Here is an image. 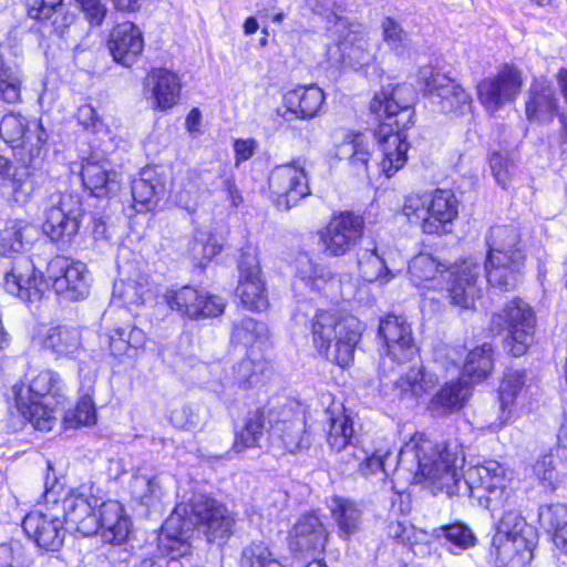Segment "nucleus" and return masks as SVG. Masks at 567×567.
<instances>
[{"instance_id": "f257e3e1", "label": "nucleus", "mask_w": 567, "mask_h": 567, "mask_svg": "<svg viewBox=\"0 0 567 567\" xmlns=\"http://www.w3.org/2000/svg\"><path fill=\"white\" fill-rule=\"evenodd\" d=\"M415 92L411 85H388L377 92L370 109L382 116L383 123L375 133L380 146V158L374 162L369 143L360 133H350L338 145L337 154L346 161L349 171L362 178L393 176L406 163L410 147L405 131L414 123L413 103Z\"/></svg>"}, {"instance_id": "f03ea898", "label": "nucleus", "mask_w": 567, "mask_h": 567, "mask_svg": "<svg viewBox=\"0 0 567 567\" xmlns=\"http://www.w3.org/2000/svg\"><path fill=\"white\" fill-rule=\"evenodd\" d=\"M411 463L416 464L413 482L433 486L432 493L454 496L460 493V474L465 464L462 449L457 444H446L441 451L427 439H413L400 452V470Z\"/></svg>"}, {"instance_id": "7ed1b4c3", "label": "nucleus", "mask_w": 567, "mask_h": 567, "mask_svg": "<svg viewBox=\"0 0 567 567\" xmlns=\"http://www.w3.org/2000/svg\"><path fill=\"white\" fill-rule=\"evenodd\" d=\"M315 348L331 362L349 365L361 338L358 318L339 311L319 310L311 320Z\"/></svg>"}, {"instance_id": "20e7f679", "label": "nucleus", "mask_w": 567, "mask_h": 567, "mask_svg": "<svg viewBox=\"0 0 567 567\" xmlns=\"http://www.w3.org/2000/svg\"><path fill=\"white\" fill-rule=\"evenodd\" d=\"M486 278L501 290L514 289L523 274L526 254L518 229L509 225L493 226L487 236Z\"/></svg>"}, {"instance_id": "39448f33", "label": "nucleus", "mask_w": 567, "mask_h": 567, "mask_svg": "<svg viewBox=\"0 0 567 567\" xmlns=\"http://www.w3.org/2000/svg\"><path fill=\"white\" fill-rule=\"evenodd\" d=\"M458 203L450 189L414 193L405 197L402 213L425 234H441L458 215Z\"/></svg>"}, {"instance_id": "423d86ee", "label": "nucleus", "mask_w": 567, "mask_h": 567, "mask_svg": "<svg viewBox=\"0 0 567 567\" xmlns=\"http://www.w3.org/2000/svg\"><path fill=\"white\" fill-rule=\"evenodd\" d=\"M83 216L80 195L58 192L49 196L44 208V233L54 241L68 243L79 231Z\"/></svg>"}, {"instance_id": "0eeeda50", "label": "nucleus", "mask_w": 567, "mask_h": 567, "mask_svg": "<svg viewBox=\"0 0 567 567\" xmlns=\"http://www.w3.org/2000/svg\"><path fill=\"white\" fill-rule=\"evenodd\" d=\"M183 514L192 526H197L208 543H225L233 533L235 519L231 513L216 498H187Z\"/></svg>"}, {"instance_id": "6e6552de", "label": "nucleus", "mask_w": 567, "mask_h": 567, "mask_svg": "<svg viewBox=\"0 0 567 567\" xmlns=\"http://www.w3.org/2000/svg\"><path fill=\"white\" fill-rule=\"evenodd\" d=\"M183 514L192 526H197L208 543H225L233 533L235 519L231 513L216 498H187Z\"/></svg>"}, {"instance_id": "1a4fd4ad", "label": "nucleus", "mask_w": 567, "mask_h": 567, "mask_svg": "<svg viewBox=\"0 0 567 567\" xmlns=\"http://www.w3.org/2000/svg\"><path fill=\"white\" fill-rule=\"evenodd\" d=\"M495 326L507 331L505 339L508 351L514 357L523 355L533 341L535 317L530 307L523 300H512L493 318Z\"/></svg>"}, {"instance_id": "9d476101", "label": "nucleus", "mask_w": 567, "mask_h": 567, "mask_svg": "<svg viewBox=\"0 0 567 567\" xmlns=\"http://www.w3.org/2000/svg\"><path fill=\"white\" fill-rule=\"evenodd\" d=\"M363 219L350 212L333 215L328 224L318 231V244L327 257L347 255L363 235Z\"/></svg>"}, {"instance_id": "9b49d317", "label": "nucleus", "mask_w": 567, "mask_h": 567, "mask_svg": "<svg viewBox=\"0 0 567 567\" xmlns=\"http://www.w3.org/2000/svg\"><path fill=\"white\" fill-rule=\"evenodd\" d=\"M183 514H187V506L177 504L158 535L157 549L169 557L166 560L169 567H183L179 558L185 559L193 553L194 528Z\"/></svg>"}, {"instance_id": "f8f14e48", "label": "nucleus", "mask_w": 567, "mask_h": 567, "mask_svg": "<svg viewBox=\"0 0 567 567\" xmlns=\"http://www.w3.org/2000/svg\"><path fill=\"white\" fill-rule=\"evenodd\" d=\"M163 298L172 311L190 320L217 317L225 309L219 297L192 286L167 289Z\"/></svg>"}, {"instance_id": "ddd939ff", "label": "nucleus", "mask_w": 567, "mask_h": 567, "mask_svg": "<svg viewBox=\"0 0 567 567\" xmlns=\"http://www.w3.org/2000/svg\"><path fill=\"white\" fill-rule=\"evenodd\" d=\"M269 441L274 447L296 453L309 445L305 423L288 405L271 406L267 412Z\"/></svg>"}, {"instance_id": "4468645a", "label": "nucleus", "mask_w": 567, "mask_h": 567, "mask_svg": "<svg viewBox=\"0 0 567 567\" xmlns=\"http://www.w3.org/2000/svg\"><path fill=\"white\" fill-rule=\"evenodd\" d=\"M522 86V72L516 66L505 64L495 75L478 83L477 96L486 111L494 114L506 103L515 101Z\"/></svg>"}, {"instance_id": "2eb2a0df", "label": "nucleus", "mask_w": 567, "mask_h": 567, "mask_svg": "<svg viewBox=\"0 0 567 567\" xmlns=\"http://www.w3.org/2000/svg\"><path fill=\"white\" fill-rule=\"evenodd\" d=\"M269 187L281 209H290L310 194L305 167L296 162L277 166L270 174Z\"/></svg>"}, {"instance_id": "dca6fc26", "label": "nucleus", "mask_w": 567, "mask_h": 567, "mask_svg": "<svg viewBox=\"0 0 567 567\" xmlns=\"http://www.w3.org/2000/svg\"><path fill=\"white\" fill-rule=\"evenodd\" d=\"M0 135L12 148H27L30 156L38 155L48 134L38 120H28L20 113H8L0 122Z\"/></svg>"}, {"instance_id": "f3484780", "label": "nucleus", "mask_w": 567, "mask_h": 567, "mask_svg": "<svg viewBox=\"0 0 567 567\" xmlns=\"http://www.w3.org/2000/svg\"><path fill=\"white\" fill-rule=\"evenodd\" d=\"M378 336L386 355L399 364L410 362L417 354L412 328L403 317L386 316L380 320Z\"/></svg>"}, {"instance_id": "a211bd4d", "label": "nucleus", "mask_w": 567, "mask_h": 567, "mask_svg": "<svg viewBox=\"0 0 567 567\" xmlns=\"http://www.w3.org/2000/svg\"><path fill=\"white\" fill-rule=\"evenodd\" d=\"M47 280L51 282L58 295L69 300H79L89 292L85 265L63 257L50 260L47 267Z\"/></svg>"}, {"instance_id": "6ab92c4d", "label": "nucleus", "mask_w": 567, "mask_h": 567, "mask_svg": "<svg viewBox=\"0 0 567 567\" xmlns=\"http://www.w3.org/2000/svg\"><path fill=\"white\" fill-rule=\"evenodd\" d=\"M424 90L430 102L442 113L464 115L472 109L471 95L455 81L439 72L431 71Z\"/></svg>"}, {"instance_id": "aec40b11", "label": "nucleus", "mask_w": 567, "mask_h": 567, "mask_svg": "<svg viewBox=\"0 0 567 567\" xmlns=\"http://www.w3.org/2000/svg\"><path fill=\"white\" fill-rule=\"evenodd\" d=\"M239 281L236 295L248 310L261 311L268 307L266 284L259 260L254 252H243L238 265Z\"/></svg>"}, {"instance_id": "412c9836", "label": "nucleus", "mask_w": 567, "mask_h": 567, "mask_svg": "<svg viewBox=\"0 0 567 567\" xmlns=\"http://www.w3.org/2000/svg\"><path fill=\"white\" fill-rule=\"evenodd\" d=\"M480 266L476 262L465 260L461 265H453L446 269L445 290L450 302L462 309L474 307L480 297L481 289L477 286Z\"/></svg>"}, {"instance_id": "4be33fe9", "label": "nucleus", "mask_w": 567, "mask_h": 567, "mask_svg": "<svg viewBox=\"0 0 567 567\" xmlns=\"http://www.w3.org/2000/svg\"><path fill=\"white\" fill-rule=\"evenodd\" d=\"M518 538H492L489 556L496 567H532L538 536L535 529Z\"/></svg>"}, {"instance_id": "5701e85b", "label": "nucleus", "mask_w": 567, "mask_h": 567, "mask_svg": "<svg viewBox=\"0 0 567 567\" xmlns=\"http://www.w3.org/2000/svg\"><path fill=\"white\" fill-rule=\"evenodd\" d=\"M107 49L116 63L130 68L143 53V32L133 22L118 23L110 32Z\"/></svg>"}, {"instance_id": "b1692460", "label": "nucleus", "mask_w": 567, "mask_h": 567, "mask_svg": "<svg viewBox=\"0 0 567 567\" xmlns=\"http://www.w3.org/2000/svg\"><path fill=\"white\" fill-rule=\"evenodd\" d=\"M63 520L52 513L35 511L28 514L22 523L23 530L45 550H58L64 540Z\"/></svg>"}, {"instance_id": "393cba45", "label": "nucleus", "mask_w": 567, "mask_h": 567, "mask_svg": "<svg viewBox=\"0 0 567 567\" xmlns=\"http://www.w3.org/2000/svg\"><path fill=\"white\" fill-rule=\"evenodd\" d=\"M34 190L30 165L11 162L0 155V192L18 204H25Z\"/></svg>"}, {"instance_id": "a878e982", "label": "nucleus", "mask_w": 567, "mask_h": 567, "mask_svg": "<svg viewBox=\"0 0 567 567\" xmlns=\"http://www.w3.org/2000/svg\"><path fill=\"white\" fill-rule=\"evenodd\" d=\"M42 285V277L37 275L32 261L27 257L18 258L4 272L6 291L25 301L40 298Z\"/></svg>"}, {"instance_id": "bb28decb", "label": "nucleus", "mask_w": 567, "mask_h": 567, "mask_svg": "<svg viewBox=\"0 0 567 567\" xmlns=\"http://www.w3.org/2000/svg\"><path fill=\"white\" fill-rule=\"evenodd\" d=\"M101 498H63L53 499V508L64 511L65 524L73 526L83 536L94 535L99 530V501Z\"/></svg>"}, {"instance_id": "cd10ccee", "label": "nucleus", "mask_w": 567, "mask_h": 567, "mask_svg": "<svg viewBox=\"0 0 567 567\" xmlns=\"http://www.w3.org/2000/svg\"><path fill=\"white\" fill-rule=\"evenodd\" d=\"M17 409L40 431H50L56 421L58 409L64 402L35 400L24 395V384H14L11 389Z\"/></svg>"}, {"instance_id": "c85d7f7f", "label": "nucleus", "mask_w": 567, "mask_h": 567, "mask_svg": "<svg viewBox=\"0 0 567 567\" xmlns=\"http://www.w3.org/2000/svg\"><path fill=\"white\" fill-rule=\"evenodd\" d=\"M145 87L151 93L152 106L155 110L167 111L179 101L181 79L167 69H153L145 79Z\"/></svg>"}, {"instance_id": "c756f323", "label": "nucleus", "mask_w": 567, "mask_h": 567, "mask_svg": "<svg viewBox=\"0 0 567 567\" xmlns=\"http://www.w3.org/2000/svg\"><path fill=\"white\" fill-rule=\"evenodd\" d=\"M99 529L104 543L123 544L131 532V519L125 514L123 505L116 498H107L100 504Z\"/></svg>"}, {"instance_id": "7c9ffc66", "label": "nucleus", "mask_w": 567, "mask_h": 567, "mask_svg": "<svg viewBox=\"0 0 567 567\" xmlns=\"http://www.w3.org/2000/svg\"><path fill=\"white\" fill-rule=\"evenodd\" d=\"M328 533L316 513L301 516L290 533V547L299 551H319L326 546Z\"/></svg>"}, {"instance_id": "2f4dec72", "label": "nucleus", "mask_w": 567, "mask_h": 567, "mask_svg": "<svg viewBox=\"0 0 567 567\" xmlns=\"http://www.w3.org/2000/svg\"><path fill=\"white\" fill-rule=\"evenodd\" d=\"M559 100L555 89L545 80L535 81L529 89L525 113L528 121L550 123L558 115Z\"/></svg>"}, {"instance_id": "473e14b6", "label": "nucleus", "mask_w": 567, "mask_h": 567, "mask_svg": "<svg viewBox=\"0 0 567 567\" xmlns=\"http://www.w3.org/2000/svg\"><path fill=\"white\" fill-rule=\"evenodd\" d=\"M35 227L24 218H7L0 221V256L21 254L32 244Z\"/></svg>"}, {"instance_id": "72a5a7b5", "label": "nucleus", "mask_w": 567, "mask_h": 567, "mask_svg": "<svg viewBox=\"0 0 567 567\" xmlns=\"http://www.w3.org/2000/svg\"><path fill=\"white\" fill-rule=\"evenodd\" d=\"M326 100L323 91L317 85L300 86L284 95L286 113L307 120L318 115Z\"/></svg>"}, {"instance_id": "f704fd0d", "label": "nucleus", "mask_w": 567, "mask_h": 567, "mask_svg": "<svg viewBox=\"0 0 567 567\" xmlns=\"http://www.w3.org/2000/svg\"><path fill=\"white\" fill-rule=\"evenodd\" d=\"M472 394L471 383L462 377L456 381L445 383L431 399L430 410L439 415H445L461 410Z\"/></svg>"}, {"instance_id": "c9c22d12", "label": "nucleus", "mask_w": 567, "mask_h": 567, "mask_svg": "<svg viewBox=\"0 0 567 567\" xmlns=\"http://www.w3.org/2000/svg\"><path fill=\"white\" fill-rule=\"evenodd\" d=\"M358 268L361 277L369 282L385 285L401 271L400 268L390 265L384 255H380L378 248H363L358 252Z\"/></svg>"}, {"instance_id": "e433bc0d", "label": "nucleus", "mask_w": 567, "mask_h": 567, "mask_svg": "<svg viewBox=\"0 0 567 567\" xmlns=\"http://www.w3.org/2000/svg\"><path fill=\"white\" fill-rule=\"evenodd\" d=\"M83 185L96 197L107 196L117 189V174L106 163L86 161L82 166Z\"/></svg>"}, {"instance_id": "4c0bfd02", "label": "nucleus", "mask_w": 567, "mask_h": 567, "mask_svg": "<svg viewBox=\"0 0 567 567\" xmlns=\"http://www.w3.org/2000/svg\"><path fill=\"white\" fill-rule=\"evenodd\" d=\"M24 395L35 400H49L64 402L63 382L60 375L53 370H40L32 372L29 384L24 385Z\"/></svg>"}, {"instance_id": "58836bf2", "label": "nucleus", "mask_w": 567, "mask_h": 567, "mask_svg": "<svg viewBox=\"0 0 567 567\" xmlns=\"http://www.w3.org/2000/svg\"><path fill=\"white\" fill-rule=\"evenodd\" d=\"M447 268L431 255L420 254L410 261L409 272L415 286L435 289L445 279Z\"/></svg>"}, {"instance_id": "ea45409f", "label": "nucleus", "mask_w": 567, "mask_h": 567, "mask_svg": "<svg viewBox=\"0 0 567 567\" xmlns=\"http://www.w3.org/2000/svg\"><path fill=\"white\" fill-rule=\"evenodd\" d=\"M437 377L422 367H412L395 381L400 395L406 399H421L437 384Z\"/></svg>"}, {"instance_id": "a19ab883", "label": "nucleus", "mask_w": 567, "mask_h": 567, "mask_svg": "<svg viewBox=\"0 0 567 567\" xmlns=\"http://www.w3.org/2000/svg\"><path fill=\"white\" fill-rule=\"evenodd\" d=\"M525 383V375L519 371H511L505 374L499 386L501 415L497 422L491 423L488 426L496 432L502 429L512 416V406L517 395L520 393Z\"/></svg>"}, {"instance_id": "79ce46f5", "label": "nucleus", "mask_w": 567, "mask_h": 567, "mask_svg": "<svg viewBox=\"0 0 567 567\" xmlns=\"http://www.w3.org/2000/svg\"><path fill=\"white\" fill-rule=\"evenodd\" d=\"M43 346L56 357H71L82 348L81 332L68 326L51 328L43 340Z\"/></svg>"}, {"instance_id": "37998d69", "label": "nucleus", "mask_w": 567, "mask_h": 567, "mask_svg": "<svg viewBox=\"0 0 567 567\" xmlns=\"http://www.w3.org/2000/svg\"><path fill=\"white\" fill-rule=\"evenodd\" d=\"M268 409L256 410L250 412L240 431L235 435L231 450L235 453H243L247 449L256 447L264 436L267 422Z\"/></svg>"}, {"instance_id": "c03bdc74", "label": "nucleus", "mask_w": 567, "mask_h": 567, "mask_svg": "<svg viewBox=\"0 0 567 567\" xmlns=\"http://www.w3.org/2000/svg\"><path fill=\"white\" fill-rule=\"evenodd\" d=\"M538 516L543 525L553 529L555 547L567 555V506L560 503L542 506Z\"/></svg>"}, {"instance_id": "a18cd8bd", "label": "nucleus", "mask_w": 567, "mask_h": 567, "mask_svg": "<svg viewBox=\"0 0 567 567\" xmlns=\"http://www.w3.org/2000/svg\"><path fill=\"white\" fill-rule=\"evenodd\" d=\"M467 480L480 481V487L486 493H504L508 483L507 471L496 461H487L485 464L470 468L466 473Z\"/></svg>"}, {"instance_id": "49530a36", "label": "nucleus", "mask_w": 567, "mask_h": 567, "mask_svg": "<svg viewBox=\"0 0 567 567\" xmlns=\"http://www.w3.org/2000/svg\"><path fill=\"white\" fill-rule=\"evenodd\" d=\"M492 370L493 349L491 344L484 343L467 353L463 364V377L480 382L487 378Z\"/></svg>"}, {"instance_id": "de8ad7c7", "label": "nucleus", "mask_w": 567, "mask_h": 567, "mask_svg": "<svg viewBox=\"0 0 567 567\" xmlns=\"http://www.w3.org/2000/svg\"><path fill=\"white\" fill-rule=\"evenodd\" d=\"M382 41L390 52L399 58L410 55L411 41L402 24L392 17H385L380 23Z\"/></svg>"}, {"instance_id": "09e8293b", "label": "nucleus", "mask_w": 567, "mask_h": 567, "mask_svg": "<svg viewBox=\"0 0 567 567\" xmlns=\"http://www.w3.org/2000/svg\"><path fill=\"white\" fill-rule=\"evenodd\" d=\"M297 277L312 290H324L328 285L336 281V276L326 267L313 264L303 256L298 260Z\"/></svg>"}, {"instance_id": "8fccbe9b", "label": "nucleus", "mask_w": 567, "mask_h": 567, "mask_svg": "<svg viewBox=\"0 0 567 567\" xmlns=\"http://www.w3.org/2000/svg\"><path fill=\"white\" fill-rule=\"evenodd\" d=\"M239 567H285L268 545L252 542L241 550Z\"/></svg>"}, {"instance_id": "3c124183", "label": "nucleus", "mask_w": 567, "mask_h": 567, "mask_svg": "<svg viewBox=\"0 0 567 567\" xmlns=\"http://www.w3.org/2000/svg\"><path fill=\"white\" fill-rule=\"evenodd\" d=\"M389 535L399 543L409 546L416 556H423L429 551L425 544L427 534L412 525H406L404 522L391 524Z\"/></svg>"}, {"instance_id": "603ef678", "label": "nucleus", "mask_w": 567, "mask_h": 567, "mask_svg": "<svg viewBox=\"0 0 567 567\" xmlns=\"http://www.w3.org/2000/svg\"><path fill=\"white\" fill-rule=\"evenodd\" d=\"M353 422L349 415L338 414L330 420L327 434V442L334 452H341L347 449L353 439Z\"/></svg>"}, {"instance_id": "864d4df0", "label": "nucleus", "mask_w": 567, "mask_h": 567, "mask_svg": "<svg viewBox=\"0 0 567 567\" xmlns=\"http://www.w3.org/2000/svg\"><path fill=\"white\" fill-rule=\"evenodd\" d=\"M331 512L340 535L347 537L358 529L360 512L350 498H332Z\"/></svg>"}, {"instance_id": "5fc2aeb1", "label": "nucleus", "mask_w": 567, "mask_h": 567, "mask_svg": "<svg viewBox=\"0 0 567 567\" xmlns=\"http://www.w3.org/2000/svg\"><path fill=\"white\" fill-rule=\"evenodd\" d=\"M437 537L443 536L451 545L450 550L453 554H460L475 545V535L473 532L461 523L442 526L434 529Z\"/></svg>"}, {"instance_id": "6e6d98bb", "label": "nucleus", "mask_w": 567, "mask_h": 567, "mask_svg": "<svg viewBox=\"0 0 567 567\" xmlns=\"http://www.w3.org/2000/svg\"><path fill=\"white\" fill-rule=\"evenodd\" d=\"M267 332L265 323L247 317L234 323L231 339L234 342L250 346L266 339Z\"/></svg>"}, {"instance_id": "4d7b16f0", "label": "nucleus", "mask_w": 567, "mask_h": 567, "mask_svg": "<svg viewBox=\"0 0 567 567\" xmlns=\"http://www.w3.org/2000/svg\"><path fill=\"white\" fill-rule=\"evenodd\" d=\"M526 529L534 528L527 525L515 509H505L498 519L493 538H518L527 533Z\"/></svg>"}, {"instance_id": "13d9d810", "label": "nucleus", "mask_w": 567, "mask_h": 567, "mask_svg": "<svg viewBox=\"0 0 567 567\" xmlns=\"http://www.w3.org/2000/svg\"><path fill=\"white\" fill-rule=\"evenodd\" d=\"M34 19L42 23L45 31L63 37L66 30L74 23L76 14L64 4H61L53 8V10L49 12L48 17Z\"/></svg>"}, {"instance_id": "bf43d9fd", "label": "nucleus", "mask_w": 567, "mask_h": 567, "mask_svg": "<svg viewBox=\"0 0 567 567\" xmlns=\"http://www.w3.org/2000/svg\"><path fill=\"white\" fill-rule=\"evenodd\" d=\"M265 367L264 361L245 358L234 367V382L240 388L252 385L259 382V375L264 372Z\"/></svg>"}, {"instance_id": "052dcab7", "label": "nucleus", "mask_w": 567, "mask_h": 567, "mask_svg": "<svg viewBox=\"0 0 567 567\" xmlns=\"http://www.w3.org/2000/svg\"><path fill=\"white\" fill-rule=\"evenodd\" d=\"M159 184L155 178L146 177L143 174L141 177L132 182V196L135 204L147 206L153 203L157 195Z\"/></svg>"}, {"instance_id": "680f3d73", "label": "nucleus", "mask_w": 567, "mask_h": 567, "mask_svg": "<svg viewBox=\"0 0 567 567\" xmlns=\"http://www.w3.org/2000/svg\"><path fill=\"white\" fill-rule=\"evenodd\" d=\"M174 199L179 207L188 212H194L199 199V188L197 184L190 178L186 182H182L174 192Z\"/></svg>"}, {"instance_id": "e2e57ef3", "label": "nucleus", "mask_w": 567, "mask_h": 567, "mask_svg": "<svg viewBox=\"0 0 567 567\" xmlns=\"http://www.w3.org/2000/svg\"><path fill=\"white\" fill-rule=\"evenodd\" d=\"M489 165L496 182L506 187L514 172V164L503 154L494 153L491 156Z\"/></svg>"}, {"instance_id": "0e129e2a", "label": "nucleus", "mask_w": 567, "mask_h": 567, "mask_svg": "<svg viewBox=\"0 0 567 567\" xmlns=\"http://www.w3.org/2000/svg\"><path fill=\"white\" fill-rule=\"evenodd\" d=\"M97 419L95 404L90 395H84L73 411V421L76 425L90 426Z\"/></svg>"}, {"instance_id": "69168bd1", "label": "nucleus", "mask_w": 567, "mask_h": 567, "mask_svg": "<svg viewBox=\"0 0 567 567\" xmlns=\"http://www.w3.org/2000/svg\"><path fill=\"white\" fill-rule=\"evenodd\" d=\"M221 247L217 244L216 238L206 235L202 238L193 240V255L195 258L210 259L220 252Z\"/></svg>"}, {"instance_id": "338daca9", "label": "nucleus", "mask_w": 567, "mask_h": 567, "mask_svg": "<svg viewBox=\"0 0 567 567\" xmlns=\"http://www.w3.org/2000/svg\"><path fill=\"white\" fill-rule=\"evenodd\" d=\"M534 471L544 485L549 487L555 486L557 474L554 466L553 455H544L539 458L535 464Z\"/></svg>"}, {"instance_id": "774afa93", "label": "nucleus", "mask_w": 567, "mask_h": 567, "mask_svg": "<svg viewBox=\"0 0 567 567\" xmlns=\"http://www.w3.org/2000/svg\"><path fill=\"white\" fill-rule=\"evenodd\" d=\"M84 14L86 20L92 25H101L105 19L107 9L105 4L102 3L101 0H76Z\"/></svg>"}]
</instances>
